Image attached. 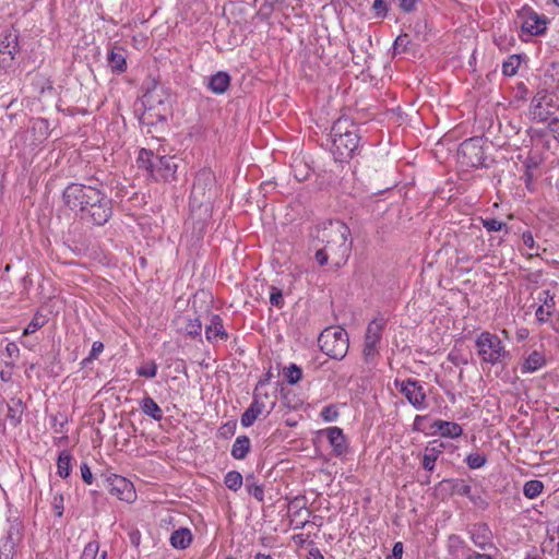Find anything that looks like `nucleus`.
I'll list each match as a JSON object with an SVG mask.
<instances>
[{"mask_svg":"<svg viewBox=\"0 0 559 559\" xmlns=\"http://www.w3.org/2000/svg\"><path fill=\"white\" fill-rule=\"evenodd\" d=\"M350 229L342 221L335 219L320 225L313 236L314 259L323 266L329 262L335 269L343 266L352 251Z\"/></svg>","mask_w":559,"mask_h":559,"instance_id":"1","label":"nucleus"},{"mask_svg":"<svg viewBox=\"0 0 559 559\" xmlns=\"http://www.w3.org/2000/svg\"><path fill=\"white\" fill-rule=\"evenodd\" d=\"M332 152L337 160L352 158L358 148V128L347 117L338 118L331 128Z\"/></svg>","mask_w":559,"mask_h":559,"instance_id":"2","label":"nucleus"},{"mask_svg":"<svg viewBox=\"0 0 559 559\" xmlns=\"http://www.w3.org/2000/svg\"><path fill=\"white\" fill-rule=\"evenodd\" d=\"M104 193L97 188L81 183H71L63 191L64 203L73 211L85 215L88 207L103 200Z\"/></svg>","mask_w":559,"mask_h":559,"instance_id":"3","label":"nucleus"},{"mask_svg":"<svg viewBox=\"0 0 559 559\" xmlns=\"http://www.w3.org/2000/svg\"><path fill=\"white\" fill-rule=\"evenodd\" d=\"M318 345L330 358L342 360L348 352V334L341 326H329L320 333Z\"/></svg>","mask_w":559,"mask_h":559,"instance_id":"4","label":"nucleus"},{"mask_svg":"<svg viewBox=\"0 0 559 559\" xmlns=\"http://www.w3.org/2000/svg\"><path fill=\"white\" fill-rule=\"evenodd\" d=\"M475 344L481 360L490 365L500 364L510 356V353L506 350L501 340L496 334L481 332Z\"/></svg>","mask_w":559,"mask_h":559,"instance_id":"5","label":"nucleus"},{"mask_svg":"<svg viewBox=\"0 0 559 559\" xmlns=\"http://www.w3.org/2000/svg\"><path fill=\"white\" fill-rule=\"evenodd\" d=\"M388 320L379 313L367 325L362 348L364 360L372 364L379 355V344L382 338V332L386 326Z\"/></svg>","mask_w":559,"mask_h":559,"instance_id":"6","label":"nucleus"},{"mask_svg":"<svg viewBox=\"0 0 559 559\" xmlns=\"http://www.w3.org/2000/svg\"><path fill=\"white\" fill-rule=\"evenodd\" d=\"M457 157L466 167H478L484 160L483 139L474 136L463 141L457 150Z\"/></svg>","mask_w":559,"mask_h":559,"instance_id":"7","label":"nucleus"},{"mask_svg":"<svg viewBox=\"0 0 559 559\" xmlns=\"http://www.w3.org/2000/svg\"><path fill=\"white\" fill-rule=\"evenodd\" d=\"M173 158L155 156L151 151L142 147V167H144L150 176L155 179H167L168 174L173 170Z\"/></svg>","mask_w":559,"mask_h":559,"instance_id":"8","label":"nucleus"},{"mask_svg":"<svg viewBox=\"0 0 559 559\" xmlns=\"http://www.w3.org/2000/svg\"><path fill=\"white\" fill-rule=\"evenodd\" d=\"M394 383L400 392L406 397L408 403L416 409L423 411L427 407V395L423 384L419 381L408 378L402 381L395 380Z\"/></svg>","mask_w":559,"mask_h":559,"instance_id":"9","label":"nucleus"},{"mask_svg":"<svg viewBox=\"0 0 559 559\" xmlns=\"http://www.w3.org/2000/svg\"><path fill=\"white\" fill-rule=\"evenodd\" d=\"M19 49V36L13 29H4L0 34V59L2 66L7 67L14 59Z\"/></svg>","mask_w":559,"mask_h":559,"instance_id":"10","label":"nucleus"},{"mask_svg":"<svg viewBox=\"0 0 559 559\" xmlns=\"http://www.w3.org/2000/svg\"><path fill=\"white\" fill-rule=\"evenodd\" d=\"M552 98L545 93H538L531 103L532 118L538 122H545L554 115Z\"/></svg>","mask_w":559,"mask_h":559,"instance_id":"11","label":"nucleus"},{"mask_svg":"<svg viewBox=\"0 0 559 559\" xmlns=\"http://www.w3.org/2000/svg\"><path fill=\"white\" fill-rule=\"evenodd\" d=\"M522 25L521 28L524 33L531 36H538L547 29V17L539 15L533 10H523L522 12Z\"/></svg>","mask_w":559,"mask_h":559,"instance_id":"12","label":"nucleus"},{"mask_svg":"<svg viewBox=\"0 0 559 559\" xmlns=\"http://www.w3.org/2000/svg\"><path fill=\"white\" fill-rule=\"evenodd\" d=\"M111 491L120 500L132 503L136 500V491L133 483L123 476L114 475L110 477Z\"/></svg>","mask_w":559,"mask_h":559,"instance_id":"13","label":"nucleus"},{"mask_svg":"<svg viewBox=\"0 0 559 559\" xmlns=\"http://www.w3.org/2000/svg\"><path fill=\"white\" fill-rule=\"evenodd\" d=\"M265 381L260 380L253 392V401L250 406L241 415L240 423L243 427H250L259 418L260 415L265 411V404L261 401V394L259 388L264 384Z\"/></svg>","mask_w":559,"mask_h":559,"instance_id":"14","label":"nucleus"},{"mask_svg":"<svg viewBox=\"0 0 559 559\" xmlns=\"http://www.w3.org/2000/svg\"><path fill=\"white\" fill-rule=\"evenodd\" d=\"M111 216L110 201L103 195L99 203H95L88 207L83 218H90L96 225H104Z\"/></svg>","mask_w":559,"mask_h":559,"instance_id":"15","label":"nucleus"},{"mask_svg":"<svg viewBox=\"0 0 559 559\" xmlns=\"http://www.w3.org/2000/svg\"><path fill=\"white\" fill-rule=\"evenodd\" d=\"M469 537L474 545L481 550L493 547L492 532L486 523H477L468 530Z\"/></svg>","mask_w":559,"mask_h":559,"instance_id":"16","label":"nucleus"},{"mask_svg":"<svg viewBox=\"0 0 559 559\" xmlns=\"http://www.w3.org/2000/svg\"><path fill=\"white\" fill-rule=\"evenodd\" d=\"M431 429H435L431 431V435L439 433L443 438L451 439L459 438L463 433V428L459 424L441 419L435 420L431 425Z\"/></svg>","mask_w":559,"mask_h":559,"instance_id":"17","label":"nucleus"},{"mask_svg":"<svg viewBox=\"0 0 559 559\" xmlns=\"http://www.w3.org/2000/svg\"><path fill=\"white\" fill-rule=\"evenodd\" d=\"M443 450L444 444L442 442L437 440L430 441L425 448V453L421 461L423 467L428 472H432L435 469L436 461L443 452Z\"/></svg>","mask_w":559,"mask_h":559,"instance_id":"18","label":"nucleus"},{"mask_svg":"<svg viewBox=\"0 0 559 559\" xmlns=\"http://www.w3.org/2000/svg\"><path fill=\"white\" fill-rule=\"evenodd\" d=\"M324 433L333 448L336 455H342L347 450V444L343 430L338 427H329L324 430Z\"/></svg>","mask_w":559,"mask_h":559,"instance_id":"19","label":"nucleus"},{"mask_svg":"<svg viewBox=\"0 0 559 559\" xmlns=\"http://www.w3.org/2000/svg\"><path fill=\"white\" fill-rule=\"evenodd\" d=\"M206 340L211 343L219 340H227L228 334L224 329L222 318L218 314H212L211 322L205 328Z\"/></svg>","mask_w":559,"mask_h":559,"instance_id":"20","label":"nucleus"},{"mask_svg":"<svg viewBox=\"0 0 559 559\" xmlns=\"http://www.w3.org/2000/svg\"><path fill=\"white\" fill-rule=\"evenodd\" d=\"M230 85V76L227 72L219 71L209 79L207 87L214 94H223Z\"/></svg>","mask_w":559,"mask_h":559,"instance_id":"21","label":"nucleus"},{"mask_svg":"<svg viewBox=\"0 0 559 559\" xmlns=\"http://www.w3.org/2000/svg\"><path fill=\"white\" fill-rule=\"evenodd\" d=\"M546 365V357L542 352L534 350L524 360L521 367L522 373H531L539 370Z\"/></svg>","mask_w":559,"mask_h":559,"instance_id":"22","label":"nucleus"},{"mask_svg":"<svg viewBox=\"0 0 559 559\" xmlns=\"http://www.w3.org/2000/svg\"><path fill=\"white\" fill-rule=\"evenodd\" d=\"M108 66L114 72L122 73L127 68L126 51L122 48L115 47L108 55Z\"/></svg>","mask_w":559,"mask_h":559,"instance_id":"23","label":"nucleus"},{"mask_svg":"<svg viewBox=\"0 0 559 559\" xmlns=\"http://www.w3.org/2000/svg\"><path fill=\"white\" fill-rule=\"evenodd\" d=\"M192 542V534L188 528H179L173 532L170 544L176 549H186Z\"/></svg>","mask_w":559,"mask_h":559,"instance_id":"24","label":"nucleus"},{"mask_svg":"<svg viewBox=\"0 0 559 559\" xmlns=\"http://www.w3.org/2000/svg\"><path fill=\"white\" fill-rule=\"evenodd\" d=\"M251 448V442L249 437L239 436L236 438L233 447H231V456L236 460H243L249 453Z\"/></svg>","mask_w":559,"mask_h":559,"instance_id":"25","label":"nucleus"},{"mask_svg":"<svg viewBox=\"0 0 559 559\" xmlns=\"http://www.w3.org/2000/svg\"><path fill=\"white\" fill-rule=\"evenodd\" d=\"M24 413V405L21 400H11L8 404V415L7 418L10 420L11 425L17 426L22 421V416Z\"/></svg>","mask_w":559,"mask_h":559,"instance_id":"26","label":"nucleus"},{"mask_svg":"<svg viewBox=\"0 0 559 559\" xmlns=\"http://www.w3.org/2000/svg\"><path fill=\"white\" fill-rule=\"evenodd\" d=\"M142 413H144L147 416H151L153 419L157 421L162 420L164 415L162 408L150 396H144L142 399Z\"/></svg>","mask_w":559,"mask_h":559,"instance_id":"27","label":"nucleus"},{"mask_svg":"<svg viewBox=\"0 0 559 559\" xmlns=\"http://www.w3.org/2000/svg\"><path fill=\"white\" fill-rule=\"evenodd\" d=\"M245 480L248 493L253 496L259 502H263L264 488L262 485L258 484L255 476L253 474H248Z\"/></svg>","mask_w":559,"mask_h":559,"instance_id":"28","label":"nucleus"},{"mask_svg":"<svg viewBox=\"0 0 559 559\" xmlns=\"http://www.w3.org/2000/svg\"><path fill=\"white\" fill-rule=\"evenodd\" d=\"M283 376L288 384H296L302 378V370L296 364H290L283 369Z\"/></svg>","mask_w":559,"mask_h":559,"instance_id":"29","label":"nucleus"},{"mask_svg":"<svg viewBox=\"0 0 559 559\" xmlns=\"http://www.w3.org/2000/svg\"><path fill=\"white\" fill-rule=\"evenodd\" d=\"M242 483H243V477L237 471H230L224 477L225 486L233 491L239 490L242 486Z\"/></svg>","mask_w":559,"mask_h":559,"instance_id":"30","label":"nucleus"},{"mask_svg":"<svg viewBox=\"0 0 559 559\" xmlns=\"http://www.w3.org/2000/svg\"><path fill=\"white\" fill-rule=\"evenodd\" d=\"M544 489V484L540 480L533 479L524 484L523 493L528 499L538 497Z\"/></svg>","mask_w":559,"mask_h":559,"instance_id":"31","label":"nucleus"},{"mask_svg":"<svg viewBox=\"0 0 559 559\" xmlns=\"http://www.w3.org/2000/svg\"><path fill=\"white\" fill-rule=\"evenodd\" d=\"M521 63V58L519 55H512L510 56L503 63H502V73L507 76H513L516 74L518 69Z\"/></svg>","mask_w":559,"mask_h":559,"instance_id":"32","label":"nucleus"},{"mask_svg":"<svg viewBox=\"0 0 559 559\" xmlns=\"http://www.w3.org/2000/svg\"><path fill=\"white\" fill-rule=\"evenodd\" d=\"M58 475L67 478L71 471V456L68 453H61L58 457Z\"/></svg>","mask_w":559,"mask_h":559,"instance_id":"33","label":"nucleus"},{"mask_svg":"<svg viewBox=\"0 0 559 559\" xmlns=\"http://www.w3.org/2000/svg\"><path fill=\"white\" fill-rule=\"evenodd\" d=\"M465 463L472 469L480 468L487 463V457L485 454L480 453H471L465 459Z\"/></svg>","mask_w":559,"mask_h":559,"instance_id":"34","label":"nucleus"},{"mask_svg":"<svg viewBox=\"0 0 559 559\" xmlns=\"http://www.w3.org/2000/svg\"><path fill=\"white\" fill-rule=\"evenodd\" d=\"M185 331L190 336H199L202 331V323L199 318L187 319Z\"/></svg>","mask_w":559,"mask_h":559,"instance_id":"35","label":"nucleus"},{"mask_svg":"<svg viewBox=\"0 0 559 559\" xmlns=\"http://www.w3.org/2000/svg\"><path fill=\"white\" fill-rule=\"evenodd\" d=\"M481 224L489 233L500 231L502 228H507V224L504 222L496 218H481Z\"/></svg>","mask_w":559,"mask_h":559,"instance_id":"36","label":"nucleus"},{"mask_svg":"<svg viewBox=\"0 0 559 559\" xmlns=\"http://www.w3.org/2000/svg\"><path fill=\"white\" fill-rule=\"evenodd\" d=\"M522 240L523 243L533 251L532 253H530L531 255H540V253L538 252L539 246L535 243L532 231H524L522 234Z\"/></svg>","mask_w":559,"mask_h":559,"instance_id":"37","label":"nucleus"},{"mask_svg":"<svg viewBox=\"0 0 559 559\" xmlns=\"http://www.w3.org/2000/svg\"><path fill=\"white\" fill-rule=\"evenodd\" d=\"M236 428H237V423L236 421H234V420L228 421V423H226V424H224L223 426L219 427L218 435L223 439H229L230 437L234 436V433L236 431Z\"/></svg>","mask_w":559,"mask_h":559,"instance_id":"38","label":"nucleus"},{"mask_svg":"<svg viewBox=\"0 0 559 559\" xmlns=\"http://www.w3.org/2000/svg\"><path fill=\"white\" fill-rule=\"evenodd\" d=\"M99 550V545L97 542L93 540L86 544L83 550L84 559H95Z\"/></svg>","mask_w":559,"mask_h":559,"instance_id":"39","label":"nucleus"},{"mask_svg":"<svg viewBox=\"0 0 559 559\" xmlns=\"http://www.w3.org/2000/svg\"><path fill=\"white\" fill-rule=\"evenodd\" d=\"M270 302L272 306L282 308L284 305V298L282 290L276 287H271Z\"/></svg>","mask_w":559,"mask_h":559,"instance_id":"40","label":"nucleus"},{"mask_svg":"<svg viewBox=\"0 0 559 559\" xmlns=\"http://www.w3.org/2000/svg\"><path fill=\"white\" fill-rule=\"evenodd\" d=\"M321 417L324 421H334L338 417V412L334 405L325 406L321 412Z\"/></svg>","mask_w":559,"mask_h":559,"instance_id":"41","label":"nucleus"},{"mask_svg":"<svg viewBox=\"0 0 559 559\" xmlns=\"http://www.w3.org/2000/svg\"><path fill=\"white\" fill-rule=\"evenodd\" d=\"M409 43L411 40L407 34L397 36L393 45L394 53L405 51Z\"/></svg>","mask_w":559,"mask_h":559,"instance_id":"42","label":"nucleus"},{"mask_svg":"<svg viewBox=\"0 0 559 559\" xmlns=\"http://www.w3.org/2000/svg\"><path fill=\"white\" fill-rule=\"evenodd\" d=\"M443 483H454L455 485L453 486V488H456L457 493L469 497L472 490L469 485L459 480H443Z\"/></svg>","mask_w":559,"mask_h":559,"instance_id":"43","label":"nucleus"},{"mask_svg":"<svg viewBox=\"0 0 559 559\" xmlns=\"http://www.w3.org/2000/svg\"><path fill=\"white\" fill-rule=\"evenodd\" d=\"M357 45L364 53H368V49L372 45L371 36L368 34H360Z\"/></svg>","mask_w":559,"mask_h":559,"instance_id":"44","label":"nucleus"},{"mask_svg":"<svg viewBox=\"0 0 559 559\" xmlns=\"http://www.w3.org/2000/svg\"><path fill=\"white\" fill-rule=\"evenodd\" d=\"M157 372V365L154 361L146 362L142 366V377L154 378Z\"/></svg>","mask_w":559,"mask_h":559,"instance_id":"45","label":"nucleus"},{"mask_svg":"<svg viewBox=\"0 0 559 559\" xmlns=\"http://www.w3.org/2000/svg\"><path fill=\"white\" fill-rule=\"evenodd\" d=\"M44 322L43 321H39L38 318H34L27 325L26 328L24 329V332L23 334L24 335H29V334H33L35 333L38 329H40L43 326Z\"/></svg>","mask_w":559,"mask_h":559,"instance_id":"46","label":"nucleus"},{"mask_svg":"<svg viewBox=\"0 0 559 559\" xmlns=\"http://www.w3.org/2000/svg\"><path fill=\"white\" fill-rule=\"evenodd\" d=\"M372 9L376 12L377 16H384L388 11V5L385 0H374L372 4Z\"/></svg>","mask_w":559,"mask_h":559,"instance_id":"47","label":"nucleus"},{"mask_svg":"<svg viewBox=\"0 0 559 559\" xmlns=\"http://www.w3.org/2000/svg\"><path fill=\"white\" fill-rule=\"evenodd\" d=\"M550 316H551V311L546 309L544 306H539L536 309L535 317H536L537 321L540 323L547 322Z\"/></svg>","mask_w":559,"mask_h":559,"instance_id":"48","label":"nucleus"},{"mask_svg":"<svg viewBox=\"0 0 559 559\" xmlns=\"http://www.w3.org/2000/svg\"><path fill=\"white\" fill-rule=\"evenodd\" d=\"M53 510L57 516L61 518L63 514V497L56 495L53 497Z\"/></svg>","mask_w":559,"mask_h":559,"instance_id":"49","label":"nucleus"},{"mask_svg":"<svg viewBox=\"0 0 559 559\" xmlns=\"http://www.w3.org/2000/svg\"><path fill=\"white\" fill-rule=\"evenodd\" d=\"M542 295H544V298L539 297V300L543 301V306L548 310L552 309L555 307L554 296L550 295L549 290H544Z\"/></svg>","mask_w":559,"mask_h":559,"instance_id":"50","label":"nucleus"},{"mask_svg":"<svg viewBox=\"0 0 559 559\" xmlns=\"http://www.w3.org/2000/svg\"><path fill=\"white\" fill-rule=\"evenodd\" d=\"M419 0H401L400 8L406 12H413L416 9L417 3Z\"/></svg>","mask_w":559,"mask_h":559,"instance_id":"51","label":"nucleus"},{"mask_svg":"<svg viewBox=\"0 0 559 559\" xmlns=\"http://www.w3.org/2000/svg\"><path fill=\"white\" fill-rule=\"evenodd\" d=\"M80 469H81V476H82V479H83L86 484L91 485V484H92V481H93V475H92V472H91V469H90L88 465H87L86 463H83V464L81 465Z\"/></svg>","mask_w":559,"mask_h":559,"instance_id":"52","label":"nucleus"},{"mask_svg":"<svg viewBox=\"0 0 559 559\" xmlns=\"http://www.w3.org/2000/svg\"><path fill=\"white\" fill-rule=\"evenodd\" d=\"M104 350V344L102 342H94L90 352L88 360L95 359Z\"/></svg>","mask_w":559,"mask_h":559,"instance_id":"53","label":"nucleus"},{"mask_svg":"<svg viewBox=\"0 0 559 559\" xmlns=\"http://www.w3.org/2000/svg\"><path fill=\"white\" fill-rule=\"evenodd\" d=\"M403 556V544L401 542H396L392 549V555L388 556L385 559H402Z\"/></svg>","mask_w":559,"mask_h":559,"instance_id":"54","label":"nucleus"},{"mask_svg":"<svg viewBox=\"0 0 559 559\" xmlns=\"http://www.w3.org/2000/svg\"><path fill=\"white\" fill-rule=\"evenodd\" d=\"M549 130L552 133L555 140L559 142V118H552L549 123Z\"/></svg>","mask_w":559,"mask_h":559,"instance_id":"55","label":"nucleus"},{"mask_svg":"<svg viewBox=\"0 0 559 559\" xmlns=\"http://www.w3.org/2000/svg\"><path fill=\"white\" fill-rule=\"evenodd\" d=\"M290 504L294 507V508H304L305 504H306V497L305 496H298V497H295L292 501H290Z\"/></svg>","mask_w":559,"mask_h":559,"instance_id":"56","label":"nucleus"},{"mask_svg":"<svg viewBox=\"0 0 559 559\" xmlns=\"http://www.w3.org/2000/svg\"><path fill=\"white\" fill-rule=\"evenodd\" d=\"M465 559H492L490 555L472 551Z\"/></svg>","mask_w":559,"mask_h":559,"instance_id":"57","label":"nucleus"},{"mask_svg":"<svg viewBox=\"0 0 559 559\" xmlns=\"http://www.w3.org/2000/svg\"><path fill=\"white\" fill-rule=\"evenodd\" d=\"M130 540L134 546L140 545V534L136 531L131 532L130 534Z\"/></svg>","mask_w":559,"mask_h":559,"instance_id":"58","label":"nucleus"},{"mask_svg":"<svg viewBox=\"0 0 559 559\" xmlns=\"http://www.w3.org/2000/svg\"><path fill=\"white\" fill-rule=\"evenodd\" d=\"M163 308H164L163 301L160 300V298H157V299L154 301V311H155V314H159V313L163 311Z\"/></svg>","mask_w":559,"mask_h":559,"instance_id":"59","label":"nucleus"},{"mask_svg":"<svg viewBox=\"0 0 559 559\" xmlns=\"http://www.w3.org/2000/svg\"><path fill=\"white\" fill-rule=\"evenodd\" d=\"M528 335V331L526 329H522L518 331L516 336L519 341L525 340Z\"/></svg>","mask_w":559,"mask_h":559,"instance_id":"60","label":"nucleus"},{"mask_svg":"<svg viewBox=\"0 0 559 559\" xmlns=\"http://www.w3.org/2000/svg\"><path fill=\"white\" fill-rule=\"evenodd\" d=\"M425 417L417 415L414 420L413 429L416 431H420L419 421L423 420Z\"/></svg>","mask_w":559,"mask_h":559,"instance_id":"61","label":"nucleus"},{"mask_svg":"<svg viewBox=\"0 0 559 559\" xmlns=\"http://www.w3.org/2000/svg\"><path fill=\"white\" fill-rule=\"evenodd\" d=\"M450 542L455 543L457 545H463V540L459 536H456V535H451L450 536Z\"/></svg>","mask_w":559,"mask_h":559,"instance_id":"62","label":"nucleus"},{"mask_svg":"<svg viewBox=\"0 0 559 559\" xmlns=\"http://www.w3.org/2000/svg\"><path fill=\"white\" fill-rule=\"evenodd\" d=\"M253 559H273L271 555H265L262 552H258Z\"/></svg>","mask_w":559,"mask_h":559,"instance_id":"63","label":"nucleus"},{"mask_svg":"<svg viewBox=\"0 0 559 559\" xmlns=\"http://www.w3.org/2000/svg\"><path fill=\"white\" fill-rule=\"evenodd\" d=\"M311 556H313V559H324L323 556L319 552V550H316V554L310 552Z\"/></svg>","mask_w":559,"mask_h":559,"instance_id":"64","label":"nucleus"}]
</instances>
